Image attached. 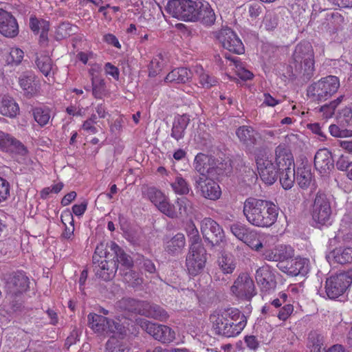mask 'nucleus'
<instances>
[{
	"mask_svg": "<svg viewBox=\"0 0 352 352\" xmlns=\"http://www.w3.org/2000/svg\"><path fill=\"white\" fill-rule=\"evenodd\" d=\"M109 248L113 252L114 256L111 260H115L118 265L121 264L126 269H131L133 265V261L130 255L127 254L116 243L111 242Z\"/></svg>",
	"mask_w": 352,
	"mask_h": 352,
	"instance_id": "nucleus-30",
	"label": "nucleus"
},
{
	"mask_svg": "<svg viewBox=\"0 0 352 352\" xmlns=\"http://www.w3.org/2000/svg\"><path fill=\"white\" fill-rule=\"evenodd\" d=\"M344 98L345 96L344 95H341L329 103L321 106L319 109V111L322 113V117L326 119L331 118L335 113L336 109L343 101Z\"/></svg>",
	"mask_w": 352,
	"mask_h": 352,
	"instance_id": "nucleus-46",
	"label": "nucleus"
},
{
	"mask_svg": "<svg viewBox=\"0 0 352 352\" xmlns=\"http://www.w3.org/2000/svg\"><path fill=\"white\" fill-rule=\"evenodd\" d=\"M193 22H199L204 26H212L216 21V14L210 3L199 1Z\"/></svg>",
	"mask_w": 352,
	"mask_h": 352,
	"instance_id": "nucleus-22",
	"label": "nucleus"
},
{
	"mask_svg": "<svg viewBox=\"0 0 352 352\" xmlns=\"http://www.w3.org/2000/svg\"><path fill=\"white\" fill-rule=\"evenodd\" d=\"M142 316L153 318L159 320H165L168 318L167 312L161 307L157 305H151L145 301Z\"/></svg>",
	"mask_w": 352,
	"mask_h": 352,
	"instance_id": "nucleus-36",
	"label": "nucleus"
},
{
	"mask_svg": "<svg viewBox=\"0 0 352 352\" xmlns=\"http://www.w3.org/2000/svg\"><path fill=\"white\" fill-rule=\"evenodd\" d=\"M201 231L205 241L212 246L219 245L225 237L221 227L211 218H205L201 221Z\"/></svg>",
	"mask_w": 352,
	"mask_h": 352,
	"instance_id": "nucleus-12",
	"label": "nucleus"
},
{
	"mask_svg": "<svg viewBox=\"0 0 352 352\" xmlns=\"http://www.w3.org/2000/svg\"><path fill=\"white\" fill-rule=\"evenodd\" d=\"M195 187L200 190L202 197L210 200H217L221 195L219 184L207 177H195Z\"/></svg>",
	"mask_w": 352,
	"mask_h": 352,
	"instance_id": "nucleus-15",
	"label": "nucleus"
},
{
	"mask_svg": "<svg viewBox=\"0 0 352 352\" xmlns=\"http://www.w3.org/2000/svg\"><path fill=\"white\" fill-rule=\"evenodd\" d=\"M217 262L220 269L224 274H232L236 267V263L231 256L222 254L218 258Z\"/></svg>",
	"mask_w": 352,
	"mask_h": 352,
	"instance_id": "nucleus-47",
	"label": "nucleus"
},
{
	"mask_svg": "<svg viewBox=\"0 0 352 352\" xmlns=\"http://www.w3.org/2000/svg\"><path fill=\"white\" fill-rule=\"evenodd\" d=\"M140 325L154 339L162 343H170L175 338V332L168 326L153 323L146 320H142Z\"/></svg>",
	"mask_w": 352,
	"mask_h": 352,
	"instance_id": "nucleus-11",
	"label": "nucleus"
},
{
	"mask_svg": "<svg viewBox=\"0 0 352 352\" xmlns=\"http://www.w3.org/2000/svg\"><path fill=\"white\" fill-rule=\"evenodd\" d=\"M146 195L152 203L164 214L170 218L177 217L174 206L170 204L164 194L155 187L147 189Z\"/></svg>",
	"mask_w": 352,
	"mask_h": 352,
	"instance_id": "nucleus-14",
	"label": "nucleus"
},
{
	"mask_svg": "<svg viewBox=\"0 0 352 352\" xmlns=\"http://www.w3.org/2000/svg\"><path fill=\"white\" fill-rule=\"evenodd\" d=\"M145 301L137 300L131 298H123L117 302V307L121 311L142 315Z\"/></svg>",
	"mask_w": 352,
	"mask_h": 352,
	"instance_id": "nucleus-29",
	"label": "nucleus"
},
{
	"mask_svg": "<svg viewBox=\"0 0 352 352\" xmlns=\"http://www.w3.org/2000/svg\"><path fill=\"white\" fill-rule=\"evenodd\" d=\"M275 162L278 170L294 167L293 155L288 146L282 144L276 148Z\"/></svg>",
	"mask_w": 352,
	"mask_h": 352,
	"instance_id": "nucleus-25",
	"label": "nucleus"
},
{
	"mask_svg": "<svg viewBox=\"0 0 352 352\" xmlns=\"http://www.w3.org/2000/svg\"><path fill=\"white\" fill-rule=\"evenodd\" d=\"M314 166L322 176H328L334 168L331 153L327 148L318 150L314 157Z\"/></svg>",
	"mask_w": 352,
	"mask_h": 352,
	"instance_id": "nucleus-19",
	"label": "nucleus"
},
{
	"mask_svg": "<svg viewBox=\"0 0 352 352\" xmlns=\"http://www.w3.org/2000/svg\"><path fill=\"white\" fill-rule=\"evenodd\" d=\"M255 278L262 290L267 292L276 287L274 276L267 267L258 268L256 272Z\"/></svg>",
	"mask_w": 352,
	"mask_h": 352,
	"instance_id": "nucleus-27",
	"label": "nucleus"
},
{
	"mask_svg": "<svg viewBox=\"0 0 352 352\" xmlns=\"http://www.w3.org/2000/svg\"><path fill=\"white\" fill-rule=\"evenodd\" d=\"M19 84L24 95L28 98L34 97L39 91V80L32 72L27 71L22 73L19 78Z\"/></svg>",
	"mask_w": 352,
	"mask_h": 352,
	"instance_id": "nucleus-20",
	"label": "nucleus"
},
{
	"mask_svg": "<svg viewBox=\"0 0 352 352\" xmlns=\"http://www.w3.org/2000/svg\"><path fill=\"white\" fill-rule=\"evenodd\" d=\"M198 3L192 0H171L168 2L166 10L179 20L193 22Z\"/></svg>",
	"mask_w": 352,
	"mask_h": 352,
	"instance_id": "nucleus-7",
	"label": "nucleus"
},
{
	"mask_svg": "<svg viewBox=\"0 0 352 352\" xmlns=\"http://www.w3.org/2000/svg\"><path fill=\"white\" fill-rule=\"evenodd\" d=\"M265 259L276 261L278 263H285L294 256L293 249L288 245H278L272 250H267L263 253Z\"/></svg>",
	"mask_w": 352,
	"mask_h": 352,
	"instance_id": "nucleus-24",
	"label": "nucleus"
},
{
	"mask_svg": "<svg viewBox=\"0 0 352 352\" xmlns=\"http://www.w3.org/2000/svg\"><path fill=\"white\" fill-rule=\"evenodd\" d=\"M210 158L203 153H198L195 158L194 167L195 170L199 173L202 177L206 174L210 173Z\"/></svg>",
	"mask_w": 352,
	"mask_h": 352,
	"instance_id": "nucleus-42",
	"label": "nucleus"
},
{
	"mask_svg": "<svg viewBox=\"0 0 352 352\" xmlns=\"http://www.w3.org/2000/svg\"><path fill=\"white\" fill-rule=\"evenodd\" d=\"M352 283V268L347 272L331 275L325 282V294L330 299H336L344 294Z\"/></svg>",
	"mask_w": 352,
	"mask_h": 352,
	"instance_id": "nucleus-5",
	"label": "nucleus"
},
{
	"mask_svg": "<svg viewBox=\"0 0 352 352\" xmlns=\"http://www.w3.org/2000/svg\"><path fill=\"white\" fill-rule=\"evenodd\" d=\"M296 180L301 188H307L313 181L311 167L309 166L298 167L296 172Z\"/></svg>",
	"mask_w": 352,
	"mask_h": 352,
	"instance_id": "nucleus-34",
	"label": "nucleus"
},
{
	"mask_svg": "<svg viewBox=\"0 0 352 352\" xmlns=\"http://www.w3.org/2000/svg\"><path fill=\"white\" fill-rule=\"evenodd\" d=\"M329 133L333 137L348 138L352 137V130L341 129L336 124H331L329 126Z\"/></svg>",
	"mask_w": 352,
	"mask_h": 352,
	"instance_id": "nucleus-52",
	"label": "nucleus"
},
{
	"mask_svg": "<svg viewBox=\"0 0 352 352\" xmlns=\"http://www.w3.org/2000/svg\"><path fill=\"white\" fill-rule=\"evenodd\" d=\"M19 111V107L15 100L8 96H4L0 105V113L5 116L14 118Z\"/></svg>",
	"mask_w": 352,
	"mask_h": 352,
	"instance_id": "nucleus-35",
	"label": "nucleus"
},
{
	"mask_svg": "<svg viewBox=\"0 0 352 352\" xmlns=\"http://www.w3.org/2000/svg\"><path fill=\"white\" fill-rule=\"evenodd\" d=\"M0 33L9 38H14L19 34V25L15 17L10 13L0 8Z\"/></svg>",
	"mask_w": 352,
	"mask_h": 352,
	"instance_id": "nucleus-21",
	"label": "nucleus"
},
{
	"mask_svg": "<svg viewBox=\"0 0 352 352\" xmlns=\"http://www.w3.org/2000/svg\"><path fill=\"white\" fill-rule=\"evenodd\" d=\"M192 78V72L185 67L173 69L166 76V82L186 83Z\"/></svg>",
	"mask_w": 352,
	"mask_h": 352,
	"instance_id": "nucleus-31",
	"label": "nucleus"
},
{
	"mask_svg": "<svg viewBox=\"0 0 352 352\" xmlns=\"http://www.w3.org/2000/svg\"><path fill=\"white\" fill-rule=\"evenodd\" d=\"M322 16L326 20L323 24L329 30H338L344 23L343 16L338 12H324Z\"/></svg>",
	"mask_w": 352,
	"mask_h": 352,
	"instance_id": "nucleus-39",
	"label": "nucleus"
},
{
	"mask_svg": "<svg viewBox=\"0 0 352 352\" xmlns=\"http://www.w3.org/2000/svg\"><path fill=\"white\" fill-rule=\"evenodd\" d=\"M118 334H113L106 343L107 352H118V349L122 345V342L118 340L116 336Z\"/></svg>",
	"mask_w": 352,
	"mask_h": 352,
	"instance_id": "nucleus-55",
	"label": "nucleus"
},
{
	"mask_svg": "<svg viewBox=\"0 0 352 352\" xmlns=\"http://www.w3.org/2000/svg\"><path fill=\"white\" fill-rule=\"evenodd\" d=\"M294 307L291 304H285L283 307L278 311L277 317L283 321H285L292 314Z\"/></svg>",
	"mask_w": 352,
	"mask_h": 352,
	"instance_id": "nucleus-58",
	"label": "nucleus"
},
{
	"mask_svg": "<svg viewBox=\"0 0 352 352\" xmlns=\"http://www.w3.org/2000/svg\"><path fill=\"white\" fill-rule=\"evenodd\" d=\"M87 318L89 327L95 332L118 334L119 336L126 334V328L119 322L96 314H89Z\"/></svg>",
	"mask_w": 352,
	"mask_h": 352,
	"instance_id": "nucleus-6",
	"label": "nucleus"
},
{
	"mask_svg": "<svg viewBox=\"0 0 352 352\" xmlns=\"http://www.w3.org/2000/svg\"><path fill=\"white\" fill-rule=\"evenodd\" d=\"M177 204L181 214H188L194 210L192 203L186 197L177 199Z\"/></svg>",
	"mask_w": 352,
	"mask_h": 352,
	"instance_id": "nucleus-51",
	"label": "nucleus"
},
{
	"mask_svg": "<svg viewBox=\"0 0 352 352\" xmlns=\"http://www.w3.org/2000/svg\"><path fill=\"white\" fill-rule=\"evenodd\" d=\"M167 63L168 58L165 54L162 53L157 54L151 60L150 65L148 66V76L150 77L156 76L162 71L164 67L166 65Z\"/></svg>",
	"mask_w": 352,
	"mask_h": 352,
	"instance_id": "nucleus-37",
	"label": "nucleus"
},
{
	"mask_svg": "<svg viewBox=\"0 0 352 352\" xmlns=\"http://www.w3.org/2000/svg\"><path fill=\"white\" fill-rule=\"evenodd\" d=\"M215 333L226 338L238 336L247 324L246 317L236 308L214 311L210 316Z\"/></svg>",
	"mask_w": 352,
	"mask_h": 352,
	"instance_id": "nucleus-2",
	"label": "nucleus"
},
{
	"mask_svg": "<svg viewBox=\"0 0 352 352\" xmlns=\"http://www.w3.org/2000/svg\"><path fill=\"white\" fill-rule=\"evenodd\" d=\"M236 134L239 140L247 146H252L256 143L258 133L251 126H240L236 129Z\"/></svg>",
	"mask_w": 352,
	"mask_h": 352,
	"instance_id": "nucleus-32",
	"label": "nucleus"
},
{
	"mask_svg": "<svg viewBox=\"0 0 352 352\" xmlns=\"http://www.w3.org/2000/svg\"><path fill=\"white\" fill-rule=\"evenodd\" d=\"M264 6L259 2H255L250 5L249 14L252 18L257 17L261 12Z\"/></svg>",
	"mask_w": 352,
	"mask_h": 352,
	"instance_id": "nucleus-61",
	"label": "nucleus"
},
{
	"mask_svg": "<svg viewBox=\"0 0 352 352\" xmlns=\"http://www.w3.org/2000/svg\"><path fill=\"white\" fill-rule=\"evenodd\" d=\"M231 291L237 298L246 300H250L256 294L254 283L245 273L238 276L231 287Z\"/></svg>",
	"mask_w": 352,
	"mask_h": 352,
	"instance_id": "nucleus-13",
	"label": "nucleus"
},
{
	"mask_svg": "<svg viewBox=\"0 0 352 352\" xmlns=\"http://www.w3.org/2000/svg\"><path fill=\"white\" fill-rule=\"evenodd\" d=\"M170 186L173 192L179 195H186L190 190V184L181 175L175 177L174 181L170 183Z\"/></svg>",
	"mask_w": 352,
	"mask_h": 352,
	"instance_id": "nucleus-43",
	"label": "nucleus"
},
{
	"mask_svg": "<svg viewBox=\"0 0 352 352\" xmlns=\"http://www.w3.org/2000/svg\"><path fill=\"white\" fill-rule=\"evenodd\" d=\"M190 116L187 114L177 116L174 118L170 137L179 141L184 138L185 130L190 123Z\"/></svg>",
	"mask_w": 352,
	"mask_h": 352,
	"instance_id": "nucleus-28",
	"label": "nucleus"
},
{
	"mask_svg": "<svg viewBox=\"0 0 352 352\" xmlns=\"http://www.w3.org/2000/svg\"><path fill=\"white\" fill-rule=\"evenodd\" d=\"M190 241V247L189 250H197L199 249H205L201 243V238L199 232L189 236Z\"/></svg>",
	"mask_w": 352,
	"mask_h": 352,
	"instance_id": "nucleus-60",
	"label": "nucleus"
},
{
	"mask_svg": "<svg viewBox=\"0 0 352 352\" xmlns=\"http://www.w3.org/2000/svg\"><path fill=\"white\" fill-rule=\"evenodd\" d=\"M34 120L41 126L46 125L50 118V109L47 107H34L32 109Z\"/></svg>",
	"mask_w": 352,
	"mask_h": 352,
	"instance_id": "nucleus-45",
	"label": "nucleus"
},
{
	"mask_svg": "<svg viewBox=\"0 0 352 352\" xmlns=\"http://www.w3.org/2000/svg\"><path fill=\"white\" fill-rule=\"evenodd\" d=\"M91 76L92 94L96 98L101 99L107 94L104 79L93 69L90 71Z\"/></svg>",
	"mask_w": 352,
	"mask_h": 352,
	"instance_id": "nucleus-33",
	"label": "nucleus"
},
{
	"mask_svg": "<svg viewBox=\"0 0 352 352\" xmlns=\"http://www.w3.org/2000/svg\"><path fill=\"white\" fill-rule=\"evenodd\" d=\"M118 269V265L115 260L104 259L100 262V265L94 266V272L97 277L108 281L115 276Z\"/></svg>",
	"mask_w": 352,
	"mask_h": 352,
	"instance_id": "nucleus-26",
	"label": "nucleus"
},
{
	"mask_svg": "<svg viewBox=\"0 0 352 352\" xmlns=\"http://www.w3.org/2000/svg\"><path fill=\"white\" fill-rule=\"evenodd\" d=\"M309 261L306 258H290L285 263L277 264V267L283 272L292 276L305 275L309 271Z\"/></svg>",
	"mask_w": 352,
	"mask_h": 352,
	"instance_id": "nucleus-18",
	"label": "nucleus"
},
{
	"mask_svg": "<svg viewBox=\"0 0 352 352\" xmlns=\"http://www.w3.org/2000/svg\"><path fill=\"white\" fill-rule=\"evenodd\" d=\"M350 162H351L349 161L347 157L342 155L337 160L336 165L339 170L346 171L348 167L350 165Z\"/></svg>",
	"mask_w": 352,
	"mask_h": 352,
	"instance_id": "nucleus-64",
	"label": "nucleus"
},
{
	"mask_svg": "<svg viewBox=\"0 0 352 352\" xmlns=\"http://www.w3.org/2000/svg\"><path fill=\"white\" fill-rule=\"evenodd\" d=\"M10 192L9 183L0 177V202L7 199Z\"/></svg>",
	"mask_w": 352,
	"mask_h": 352,
	"instance_id": "nucleus-59",
	"label": "nucleus"
},
{
	"mask_svg": "<svg viewBox=\"0 0 352 352\" xmlns=\"http://www.w3.org/2000/svg\"><path fill=\"white\" fill-rule=\"evenodd\" d=\"M256 164L261 179L266 184H273L278 178L279 170L276 165H274L272 160L267 157H258Z\"/></svg>",
	"mask_w": 352,
	"mask_h": 352,
	"instance_id": "nucleus-16",
	"label": "nucleus"
},
{
	"mask_svg": "<svg viewBox=\"0 0 352 352\" xmlns=\"http://www.w3.org/2000/svg\"><path fill=\"white\" fill-rule=\"evenodd\" d=\"M201 74H199V82L205 88H210L214 86L217 82V79L210 76L208 73L203 72V69L201 68Z\"/></svg>",
	"mask_w": 352,
	"mask_h": 352,
	"instance_id": "nucleus-53",
	"label": "nucleus"
},
{
	"mask_svg": "<svg viewBox=\"0 0 352 352\" xmlns=\"http://www.w3.org/2000/svg\"><path fill=\"white\" fill-rule=\"evenodd\" d=\"M324 336L319 331H311L307 337V346L314 352H321Z\"/></svg>",
	"mask_w": 352,
	"mask_h": 352,
	"instance_id": "nucleus-41",
	"label": "nucleus"
},
{
	"mask_svg": "<svg viewBox=\"0 0 352 352\" xmlns=\"http://www.w3.org/2000/svg\"><path fill=\"white\" fill-rule=\"evenodd\" d=\"M280 183L285 190L292 188L296 179V171L294 167H289L285 169H280Z\"/></svg>",
	"mask_w": 352,
	"mask_h": 352,
	"instance_id": "nucleus-40",
	"label": "nucleus"
},
{
	"mask_svg": "<svg viewBox=\"0 0 352 352\" xmlns=\"http://www.w3.org/2000/svg\"><path fill=\"white\" fill-rule=\"evenodd\" d=\"M36 65L39 70L47 76L52 69V61L49 56L41 55L36 57Z\"/></svg>",
	"mask_w": 352,
	"mask_h": 352,
	"instance_id": "nucleus-48",
	"label": "nucleus"
},
{
	"mask_svg": "<svg viewBox=\"0 0 352 352\" xmlns=\"http://www.w3.org/2000/svg\"><path fill=\"white\" fill-rule=\"evenodd\" d=\"M228 58L233 62L235 66V72L236 75L243 80H250L253 77V74L242 66V63L236 58L228 56Z\"/></svg>",
	"mask_w": 352,
	"mask_h": 352,
	"instance_id": "nucleus-50",
	"label": "nucleus"
},
{
	"mask_svg": "<svg viewBox=\"0 0 352 352\" xmlns=\"http://www.w3.org/2000/svg\"><path fill=\"white\" fill-rule=\"evenodd\" d=\"M332 210L327 195L320 191L318 192L312 208V218L317 223L324 226L330 224Z\"/></svg>",
	"mask_w": 352,
	"mask_h": 352,
	"instance_id": "nucleus-9",
	"label": "nucleus"
},
{
	"mask_svg": "<svg viewBox=\"0 0 352 352\" xmlns=\"http://www.w3.org/2000/svg\"><path fill=\"white\" fill-rule=\"evenodd\" d=\"M231 232L240 241H243L252 250L259 251L263 248L258 232L241 222L230 225Z\"/></svg>",
	"mask_w": 352,
	"mask_h": 352,
	"instance_id": "nucleus-8",
	"label": "nucleus"
},
{
	"mask_svg": "<svg viewBox=\"0 0 352 352\" xmlns=\"http://www.w3.org/2000/svg\"><path fill=\"white\" fill-rule=\"evenodd\" d=\"M243 214L253 226L270 228L277 221L278 208L269 200L250 197L243 202Z\"/></svg>",
	"mask_w": 352,
	"mask_h": 352,
	"instance_id": "nucleus-1",
	"label": "nucleus"
},
{
	"mask_svg": "<svg viewBox=\"0 0 352 352\" xmlns=\"http://www.w3.org/2000/svg\"><path fill=\"white\" fill-rule=\"evenodd\" d=\"M107 248L108 243L102 242L96 246L95 253L104 258V259L110 260L109 252L107 251Z\"/></svg>",
	"mask_w": 352,
	"mask_h": 352,
	"instance_id": "nucleus-63",
	"label": "nucleus"
},
{
	"mask_svg": "<svg viewBox=\"0 0 352 352\" xmlns=\"http://www.w3.org/2000/svg\"><path fill=\"white\" fill-rule=\"evenodd\" d=\"M13 142V137L8 133L0 132V148L6 152L10 151V145Z\"/></svg>",
	"mask_w": 352,
	"mask_h": 352,
	"instance_id": "nucleus-56",
	"label": "nucleus"
},
{
	"mask_svg": "<svg viewBox=\"0 0 352 352\" xmlns=\"http://www.w3.org/2000/svg\"><path fill=\"white\" fill-rule=\"evenodd\" d=\"M8 152L25 156L28 153V149L22 142L13 138V142H12V144L10 145V151Z\"/></svg>",
	"mask_w": 352,
	"mask_h": 352,
	"instance_id": "nucleus-54",
	"label": "nucleus"
},
{
	"mask_svg": "<svg viewBox=\"0 0 352 352\" xmlns=\"http://www.w3.org/2000/svg\"><path fill=\"white\" fill-rule=\"evenodd\" d=\"M295 69L302 72L307 80H309L314 70V53L309 42L298 44L294 50L292 62Z\"/></svg>",
	"mask_w": 352,
	"mask_h": 352,
	"instance_id": "nucleus-3",
	"label": "nucleus"
},
{
	"mask_svg": "<svg viewBox=\"0 0 352 352\" xmlns=\"http://www.w3.org/2000/svg\"><path fill=\"white\" fill-rule=\"evenodd\" d=\"M10 294L17 295L25 292L29 287V278L21 272L10 275L6 284Z\"/></svg>",
	"mask_w": 352,
	"mask_h": 352,
	"instance_id": "nucleus-23",
	"label": "nucleus"
},
{
	"mask_svg": "<svg viewBox=\"0 0 352 352\" xmlns=\"http://www.w3.org/2000/svg\"><path fill=\"white\" fill-rule=\"evenodd\" d=\"M23 52L19 48H12L10 52L12 61L16 65L19 64L23 58Z\"/></svg>",
	"mask_w": 352,
	"mask_h": 352,
	"instance_id": "nucleus-62",
	"label": "nucleus"
},
{
	"mask_svg": "<svg viewBox=\"0 0 352 352\" xmlns=\"http://www.w3.org/2000/svg\"><path fill=\"white\" fill-rule=\"evenodd\" d=\"M214 37L219 41L223 48L231 52L241 54L245 51L241 39L230 28H223L215 32Z\"/></svg>",
	"mask_w": 352,
	"mask_h": 352,
	"instance_id": "nucleus-10",
	"label": "nucleus"
},
{
	"mask_svg": "<svg viewBox=\"0 0 352 352\" xmlns=\"http://www.w3.org/2000/svg\"><path fill=\"white\" fill-rule=\"evenodd\" d=\"M332 254L338 263L344 265L352 262V248H339L334 250Z\"/></svg>",
	"mask_w": 352,
	"mask_h": 352,
	"instance_id": "nucleus-44",
	"label": "nucleus"
},
{
	"mask_svg": "<svg viewBox=\"0 0 352 352\" xmlns=\"http://www.w3.org/2000/svg\"><path fill=\"white\" fill-rule=\"evenodd\" d=\"M340 87V80L335 76H328L312 83L307 88V96L314 101L323 102L336 94Z\"/></svg>",
	"mask_w": 352,
	"mask_h": 352,
	"instance_id": "nucleus-4",
	"label": "nucleus"
},
{
	"mask_svg": "<svg viewBox=\"0 0 352 352\" xmlns=\"http://www.w3.org/2000/svg\"><path fill=\"white\" fill-rule=\"evenodd\" d=\"M63 223L65 226V221L70 223V226H65V230L63 233V236L65 239H70L74 234V219L72 214L69 211H65L60 216Z\"/></svg>",
	"mask_w": 352,
	"mask_h": 352,
	"instance_id": "nucleus-49",
	"label": "nucleus"
},
{
	"mask_svg": "<svg viewBox=\"0 0 352 352\" xmlns=\"http://www.w3.org/2000/svg\"><path fill=\"white\" fill-rule=\"evenodd\" d=\"M139 264L142 270L148 272L149 274H154L156 272V267L154 263L147 258L142 256Z\"/></svg>",
	"mask_w": 352,
	"mask_h": 352,
	"instance_id": "nucleus-57",
	"label": "nucleus"
},
{
	"mask_svg": "<svg viewBox=\"0 0 352 352\" xmlns=\"http://www.w3.org/2000/svg\"><path fill=\"white\" fill-rule=\"evenodd\" d=\"M186 244L185 237L182 233H177L170 240L167 241L165 250L170 254L179 253Z\"/></svg>",
	"mask_w": 352,
	"mask_h": 352,
	"instance_id": "nucleus-38",
	"label": "nucleus"
},
{
	"mask_svg": "<svg viewBox=\"0 0 352 352\" xmlns=\"http://www.w3.org/2000/svg\"><path fill=\"white\" fill-rule=\"evenodd\" d=\"M206 262V249L189 250L186 259V266L192 276L199 274L204 268Z\"/></svg>",
	"mask_w": 352,
	"mask_h": 352,
	"instance_id": "nucleus-17",
	"label": "nucleus"
}]
</instances>
